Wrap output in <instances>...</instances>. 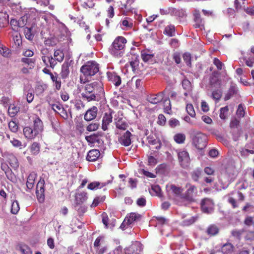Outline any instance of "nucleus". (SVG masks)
<instances>
[{"label":"nucleus","mask_w":254,"mask_h":254,"mask_svg":"<svg viewBox=\"0 0 254 254\" xmlns=\"http://www.w3.org/2000/svg\"><path fill=\"white\" fill-rule=\"evenodd\" d=\"M127 42L126 39L124 37H117L109 49L110 53L114 57H122L125 53Z\"/></svg>","instance_id":"f257e3e1"},{"label":"nucleus","mask_w":254,"mask_h":254,"mask_svg":"<svg viewBox=\"0 0 254 254\" xmlns=\"http://www.w3.org/2000/svg\"><path fill=\"white\" fill-rule=\"evenodd\" d=\"M237 171L233 165H228L225 169L223 170L219 177L220 182L226 187L236 177Z\"/></svg>","instance_id":"f03ea898"},{"label":"nucleus","mask_w":254,"mask_h":254,"mask_svg":"<svg viewBox=\"0 0 254 254\" xmlns=\"http://www.w3.org/2000/svg\"><path fill=\"white\" fill-rule=\"evenodd\" d=\"M84 91L88 93L94 94L95 96H99L104 92L103 84L100 81L87 83L84 86Z\"/></svg>","instance_id":"7ed1b4c3"},{"label":"nucleus","mask_w":254,"mask_h":254,"mask_svg":"<svg viewBox=\"0 0 254 254\" xmlns=\"http://www.w3.org/2000/svg\"><path fill=\"white\" fill-rule=\"evenodd\" d=\"M80 71L86 77L93 76L99 71L98 64L94 61L88 62L81 66Z\"/></svg>","instance_id":"20e7f679"},{"label":"nucleus","mask_w":254,"mask_h":254,"mask_svg":"<svg viewBox=\"0 0 254 254\" xmlns=\"http://www.w3.org/2000/svg\"><path fill=\"white\" fill-rule=\"evenodd\" d=\"M193 144L198 149H203L206 146L207 136L201 132L197 133L192 139Z\"/></svg>","instance_id":"39448f33"},{"label":"nucleus","mask_w":254,"mask_h":254,"mask_svg":"<svg viewBox=\"0 0 254 254\" xmlns=\"http://www.w3.org/2000/svg\"><path fill=\"white\" fill-rule=\"evenodd\" d=\"M4 4L9 6L15 15L25 14L28 11L27 10H26L25 8H22L20 2L15 3L11 0H5Z\"/></svg>","instance_id":"423d86ee"},{"label":"nucleus","mask_w":254,"mask_h":254,"mask_svg":"<svg viewBox=\"0 0 254 254\" xmlns=\"http://www.w3.org/2000/svg\"><path fill=\"white\" fill-rule=\"evenodd\" d=\"M176 151L181 165L184 168L188 167L190 161L189 153L184 150H178Z\"/></svg>","instance_id":"0eeeda50"},{"label":"nucleus","mask_w":254,"mask_h":254,"mask_svg":"<svg viewBox=\"0 0 254 254\" xmlns=\"http://www.w3.org/2000/svg\"><path fill=\"white\" fill-rule=\"evenodd\" d=\"M132 134L128 131L127 130L124 132L119 137V142L124 146H128L131 143Z\"/></svg>","instance_id":"6e6552de"},{"label":"nucleus","mask_w":254,"mask_h":254,"mask_svg":"<svg viewBox=\"0 0 254 254\" xmlns=\"http://www.w3.org/2000/svg\"><path fill=\"white\" fill-rule=\"evenodd\" d=\"M201 206L203 212L210 213L213 210L214 203L211 199L206 198L202 200Z\"/></svg>","instance_id":"1a4fd4ad"},{"label":"nucleus","mask_w":254,"mask_h":254,"mask_svg":"<svg viewBox=\"0 0 254 254\" xmlns=\"http://www.w3.org/2000/svg\"><path fill=\"white\" fill-rule=\"evenodd\" d=\"M37 12V10L35 8H31L30 10H28V12H26V14H23L19 19L18 21L19 23V26L20 27H24L28 22L30 21V20L33 18L31 14L33 13H35Z\"/></svg>","instance_id":"9d476101"},{"label":"nucleus","mask_w":254,"mask_h":254,"mask_svg":"<svg viewBox=\"0 0 254 254\" xmlns=\"http://www.w3.org/2000/svg\"><path fill=\"white\" fill-rule=\"evenodd\" d=\"M44 182L40 181L37 184L36 193L38 201L40 202H43L44 200L45 195H44Z\"/></svg>","instance_id":"9b49d317"},{"label":"nucleus","mask_w":254,"mask_h":254,"mask_svg":"<svg viewBox=\"0 0 254 254\" xmlns=\"http://www.w3.org/2000/svg\"><path fill=\"white\" fill-rule=\"evenodd\" d=\"M114 121L116 127L118 129V130L116 131L117 134L120 133L119 131V130H125L128 127V124L122 117H120L119 116H118L117 118H115Z\"/></svg>","instance_id":"f8f14e48"},{"label":"nucleus","mask_w":254,"mask_h":254,"mask_svg":"<svg viewBox=\"0 0 254 254\" xmlns=\"http://www.w3.org/2000/svg\"><path fill=\"white\" fill-rule=\"evenodd\" d=\"M23 132L25 138L28 140H33L39 135L32 127L29 126L23 128Z\"/></svg>","instance_id":"ddd939ff"},{"label":"nucleus","mask_w":254,"mask_h":254,"mask_svg":"<svg viewBox=\"0 0 254 254\" xmlns=\"http://www.w3.org/2000/svg\"><path fill=\"white\" fill-rule=\"evenodd\" d=\"M140 215L136 213H131L129 214L128 216H127L123 223L122 224L121 227L122 228H124L126 225H129L131 224L135 221L137 220L138 218H140Z\"/></svg>","instance_id":"4468645a"},{"label":"nucleus","mask_w":254,"mask_h":254,"mask_svg":"<svg viewBox=\"0 0 254 254\" xmlns=\"http://www.w3.org/2000/svg\"><path fill=\"white\" fill-rule=\"evenodd\" d=\"M234 195V197L230 196L228 198V202L232 204L233 208H236L238 207V204L236 201V199L237 198L239 201H243L245 198L244 195L242 192L240 191H235L233 192Z\"/></svg>","instance_id":"2eb2a0df"},{"label":"nucleus","mask_w":254,"mask_h":254,"mask_svg":"<svg viewBox=\"0 0 254 254\" xmlns=\"http://www.w3.org/2000/svg\"><path fill=\"white\" fill-rule=\"evenodd\" d=\"M33 125L32 127L38 134H41L44 130V125L41 120L37 116L33 119Z\"/></svg>","instance_id":"dca6fc26"},{"label":"nucleus","mask_w":254,"mask_h":254,"mask_svg":"<svg viewBox=\"0 0 254 254\" xmlns=\"http://www.w3.org/2000/svg\"><path fill=\"white\" fill-rule=\"evenodd\" d=\"M88 195L86 192H77L75 195V204H76V206H78V205L82 204L86 201Z\"/></svg>","instance_id":"f3484780"},{"label":"nucleus","mask_w":254,"mask_h":254,"mask_svg":"<svg viewBox=\"0 0 254 254\" xmlns=\"http://www.w3.org/2000/svg\"><path fill=\"white\" fill-rule=\"evenodd\" d=\"M97 108L95 106H93L86 111L84 115V119L87 121H90L94 119L97 116Z\"/></svg>","instance_id":"a211bd4d"},{"label":"nucleus","mask_w":254,"mask_h":254,"mask_svg":"<svg viewBox=\"0 0 254 254\" xmlns=\"http://www.w3.org/2000/svg\"><path fill=\"white\" fill-rule=\"evenodd\" d=\"M107 74L109 80L112 82L116 86H118L121 84V78L116 73L108 72Z\"/></svg>","instance_id":"6ab92c4d"},{"label":"nucleus","mask_w":254,"mask_h":254,"mask_svg":"<svg viewBox=\"0 0 254 254\" xmlns=\"http://www.w3.org/2000/svg\"><path fill=\"white\" fill-rule=\"evenodd\" d=\"M113 116L111 113H106L102 119V128L104 130L108 129V126L112 122Z\"/></svg>","instance_id":"aec40b11"},{"label":"nucleus","mask_w":254,"mask_h":254,"mask_svg":"<svg viewBox=\"0 0 254 254\" xmlns=\"http://www.w3.org/2000/svg\"><path fill=\"white\" fill-rule=\"evenodd\" d=\"M100 152L97 149H92L90 150L86 156V159L89 161H95L100 156Z\"/></svg>","instance_id":"412c9836"},{"label":"nucleus","mask_w":254,"mask_h":254,"mask_svg":"<svg viewBox=\"0 0 254 254\" xmlns=\"http://www.w3.org/2000/svg\"><path fill=\"white\" fill-rule=\"evenodd\" d=\"M193 14L194 16V21L195 24L194 25L195 28H200L203 26L202 20L200 17V12L198 10L195 9L193 11Z\"/></svg>","instance_id":"4be33fe9"},{"label":"nucleus","mask_w":254,"mask_h":254,"mask_svg":"<svg viewBox=\"0 0 254 254\" xmlns=\"http://www.w3.org/2000/svg\"><path fill=\"white\" fill-rule=\"evenodd\" d=\"M167 191L168 193H173L175 195H179L182 192L183 190L180 188L176 187L174 185H168L166 186Z\"/></svg>","instance_id":"5701e85b"},{"label":"nucleus","mask_w":254,"mask_h":254,"mask_svg":"<svg viewBox=\"0 0 254 254\" xmlns=\"http://www.w3.org/2000/svg\"><path fill=\"white\" fill-rule=\"evenodd\" d=\"M36 178L37 174L35 172H32L29 175L26 182L27 188L28 190H31L33 188Z\"/></svg>","instance_id":"b1692460"},{"label":"nucleus","mask_w":254,"mask_h":254,"mask_svg":"<svg viewBox=\"0 0 254 254\" xmlns=\"http://www.w3.org/2000/svg\"><path fill=\"white\" fill-rule=\"evenodd\" d=\"M110 183V182H108L107 183H100L99 182H93L88 184L87 186V188L90 190H96L99 189H101L102 188L105 187L107 184Z\"/></svg>","instance_id":"393cba45"},{"label":"nucleus","mask_w":254,"mask_h":254,"mask_svg":"<svg viewBox=\"0 0 254 254\" xmlns=\"http://www.w3.org/2000/svg\"><path fill=\"white\" fill-rule=\"evenodd\" d=\"M12 40L15 48L19 47L22 44V39L20 34L17 31L11 33Z\"/></svg>","instance_id":"a878e982"},{"label":"nucleus","mask_w":254,"mask_h":254,"mask_svg":"<svg viewBox=\"0 0 254 254\" xmlns=\"http://www.w3.org/2000/svg\"><path fill=\"white\" fill-rule=\"evenodd\" d=\"M47 89V85L46 84L38 83L35 86V92L36 95L41 96Z\"/></svg>","instance_id":"bb28decb"},{"label":"nucleus","mask_w":254,"mask_h":254,"mask_svg":"<svg viewBox=\"0 0 254 254\" xmlns=\"http://www.w3.org/2000/svg\"><path fill=\"white\" fill-rule=\"evenodd\" d=\"M163 99V94H158L152 95L148 98V101L150 103L155 104L160 102Z\"/></svg>","instance_id":"cd10ccee"},{"label":"nucleus","mask_w":254,"mask_h":254,"mask_svg":"<svg viewBox=\"0 0 254 254\" xmlns=\"http://www.w3.org/2000/svg\"><path fill=\"white\" fill-rule=\"evenodd\" d=\"M171 14L180 18H183L186 16L185 10L181 9H177L175 8L171 7Z\"/></svg>","instance_id":"c85d7f7f"},{"label":"nucleus","mask_w":254,"mask_h":254,"mask_svg":"<svg viewBox=\"0 0 254 254\" xmlns=\"http://www.w3.org/2000/svg\"><path fill=\"white\" fill-rule=\"evenodd\" d=\"M182 86L183 88L186 91L184 93V95L187 96L191 91L192 87L190 82L186 79H184L182 81Z\"/></svg>","instance_id":"c756f323"},{"label":"nucleus","mask_w":254,"mask_h":254,"mask_svg":"<svg viewBox=\"0 0 254 254\" xmlns=\"http://www.w3.org/2000/svg\"><path fill=\"white\" fill-rule=\"evenodd\" d=\"M149 192L151 195H155L159 197L162 196L160 187L157 185H152L151 190H149Z\"/></svg>","instance_id":"7c9ffc66"},{"label":"nucleus","mask_w":254,"mask_h":254,"mask_svg":"<svg viewBox=\"0 0 254 254\" xmlns=\"http://www.w3.org/2000/svg\"><path fill=\"white\" fill-rule=\"evenodd\" d=\"M187 187L188 189L186 192V195L188 199H190L192 197L193 193L196 192V188L194 186L191 185L190 184H187Z\"/></svg>","instance_id":"2f4dec72"},{"label":"nucleus","mask_w":254,"mask_h":254,"mask_svg":"<svg viewBox=\"0 0 254 254\" xmlns=\"http://www.w3.org/2000/svg\"><path fill=\"white\" fill-rule=\"evenodd\" d=\"M81 97L84 100L90 102L96 100V96L94 94L88 93L84 91L81 93Z\"/></svg>","instance_id":"473e14b6"},{"label":"nucleus","mask_w":254,"mask_h":254,"mask_svg":"<svg viewBox=\"0 0 254 254\" xmlns=\"http://www.w3.org/2000/svg\"><path fill=\"white\" fill-rule=\"evenodd\" d=\"M175 28L174 25L169 24L167 25L164 29V34L168 36L172 37L175 35Z\"/></svg>","instance_id":"72a5a7b5"},{"label":"nucleus","mask_w":254,"mask_h":254,"mask_svg":"<svg viewBox=\"0 0 254 254\" xmlns=\"http://www.w3.org/2000/svg\"><path fill=\"white\" fill-rule=\"evenodd\" d=\"M21 62L29 66V68L31 69L35 66L36 60L34 58H23Z\"/></svg>","instance_id":"f704fd0d"},{"label":"nucleus","mask_w":254,"mask_h":254,"mask_svg":"<svg viewBox=\"0 0 254 254\" xmlns=\"http://www.w3.org/2000/svg\"><path fill=\"white\" fill-rule=\"evenodd\" d=\"M19 107L17 105L12 104L9 106L8 112L11 117H14L19 111Z\"/></svg>","instance_id":"c9c22d12"},{"label":"nucleus","mask_w":254,"mask_h":254,"mask_svg":"<svg viewBox=\"0 0 254 254\" xmlns=\"http://www.w3.org/2000/svg\"><path fill=\"white\" fill-rule=\"evenodd\" d=\"M173 138L176 143L182 144L185 141L186 135L184 133H178L174 135Z\"/></svg>","instance_id":"e433bc0d"},{"label":"nucleus","mask_w":254,"mask_h":254,"mask_svg":"<svg viewBox=\"0 0 254 254\" xmlns=\"http://www.w3.org/2000/svg\"><path fill=\"white\" fill-rule=\"evenodd\" d=\"M54 57L58 62H62L64 59V54L61 50L58 49L55 51Z\"/></svg>","instance_id":"4c0bfd02"},{"label":"nucleus","mask_w":254,"mask_h":254,"mask_svg":"<svg viewBox=\"0 0 254 254\" xmlns=\"http://www.w3.org/2000/svg\"><path fill=\"white\" fill-rule=\"evenodd\" d=\"M69 73V66L68 63H64L62 67L61 75L63 78H66Z\"/></svg>","instance_id":"58836bf2"},{"label":"nucleus","mask_w":254,"mask_h":254,"mask_svg":"<svg viewBox=\"0 0 254 254\" xmlns=\"http://www.w3.org/2000/svg\"><path fill=\"white\" fill-rule=\"evenodd\" d=\"M153 57V54H149L145 51H142L141 52L142 59L145 62H149L152 61V59Z\"/></svg>","instance_id":"ea45409f"},{"label":"nucleus","mask_w":254,"mask_h":254,"mask_svg":"<svg viewBox=\"0 0 254 254\" xmlns=\"http://www.w3.org/2000/svg\"><path fill=\"white\" fill-rule=\"evenodd\" d=\"M233 246L230 243H227L224 244L221 248L222 252L223 254H228L233 251Z\"/></svg>","instance_id":"a19ab883"},{"label":"nucleus","mask_w":254,"mask_h":254,"mask_svg":"<svg viewBox=\"0 0 254 254\" xmlns=\"http://www.w3.org/2000/svg\"><path fill=\"white\" fill-rule=\"evenodd\" d=\"M164 112L170 114L171 111V105L169 99H165L163 101Z\"/></svg>","instance_id":"79ce46f5"},{"label":"nucleus","mask_w":254,"mask_h":254,"mask_svg":"<svg viewBox=\"0 0 254 254\" xmlns=\"http://www.w3.org/2000/svg\"><path fill=\"white\" fill-rule=\"evenodd\" d=\"M158 163L157 159L154 156L147 155V165L150 167H154Z\"/></svg>","instance_id":"37998d69"},{"label":"nucleus","mask_w":254,"mask_h":254,"mask_svg":"<svg viewBox=\"0 0 254 254\" xmlns=\"http://www.w3.org/2000/svg\"><path fill=\"white\" fill-rule=\"evenodd\" d=\"M30 151L32 154L36 155L40 151V145L37 142H33L30 146Z\"/></svg>","instance_id":"c03bdc74"},{"label":"nucleus","mask_w":254,"mask_h":254,"mask_svg":"<svg viewBox=\"0 0 254 254\" xmlns=\"http://www.w3.org/2000/svg\"><path fill=\"white\" fill-rule=\"evenodd\" d=\"M20 209L19 203L17 201H13L11 204V212L13 214H17Z\"/></svg>","instance_id":"a18cd8bd"},{"label":"nucleus","mask_w":254,"mask_h":254,"mask_svg":"<svg viewBox=\"0 0 254 254\" xmlns=\"http://www.w3.org/2000/svg\"><path fill=\"white\" fill-rule=\"evenodd\" d=\"M24 34L25 37L29 40H32L34 37V35L31 32V29L29 27H25L24 28Z\"/></svg>","instance_id":"49530a36"},{"label":"nucleus","mask_w":254,"mask_h":254,"mask_svg":"<svg viewBox=\"0 0 254 254\" xmlns=\"http://www.w3.org/2000/svg\"><path fill=\"white\" fill-rule=\"evenodd\" d=\"M201 175V171L199 169L193 171L191 173V178L195 182H197Z\"/></svg>","instance_id":"de8ad7c7"},{"label":"nucleus","mask_w":254,"mask_h":254,"mask_svg":"<svg viewBox=\"0 0 254 254\" xmlns=\"http://www.w3.org/2000/svg\"><path fill=\"white\" fill-rule=\"evenodd\" d=\"M186 111L188 114H189L191 117H194L195 116V112L194 110V108L192 104H188L186 106Z\"/></svg>","instance_id":"09e8293b"},{"label":"nucleus","mask_w":254,"mask_h":254,"mask_svg":"<svg viewBox=\"0 0 254 254\" xmlns=\"http://www.w3.org/2000/svg\"><path fill=\"white\" fill-rule=\"evenodd\" d=\"M9 129L13 132H16L18 131V126L15 122L11 121L8 123Z\"/></svg>","instance_id":"8fccbe9b"},{"label":"nucleus","mask_w":254,"mask_h":254,"mask_svg":"<svg viewBox=\"0 0 254 254\" xmlns=\"http://www.w3.org/2000/svg\"><path fill=\"white\" fill-rule=\"evenodd\" d=\"M12 29L14 31H17L18 28H20L18 20L12 19L10 22Z\"/></svg>","instance_id":"3c124183"},{"label":"nucleus","mask_w":254,"mask_h":254,"mask_svg":"<svg viewBox=\"0 0 254 254\" xmlns=\"http://www.w3.org/2000/svg\"><path fill=\"white\" fill-rule=\"evenodd\" d=\"M139 63V62L137 57H135L134 60L130 62V65L131 67L132 71H135L136 69H137Z\"/></svg>","instance_id":"603ef678"},{"label":"nucleus","mask_w":254,"mask_h":254,"mask_svg":"<svg viewBox=\"0 0 254 254\" xmlns=\"http://www.w3.org/2000/svg\"><path fill=\"white\" fill-rule=\"evenodd\" d=\"M183 58L184 62L186 63L188 66H191V55L189 53H185L183 55Z\"/></svg>","instance_id":"864d4df0"},{"label":"nucleus","mask_w":254,"mask_h":254,"mask_svg":"<svg viewBox=\"0 0 254 254\" xmlns=\"http://www.w3.org/2000/svg\"><path fill=\"white\" fill-rule=\"evenodd\" d=\"M229 111L228 106H225L223 108H221L220 110L219 117L221 119L224 120L226 119V114Z\"/></svg>","instance_id":"5fc2aeb1"},{"label":"nucleus","mask_w":254,"mask_h":254,"mask_svg":"<svg viewBox=\"0 0 254 254\" xmlns=\"http://www.w3.org/2000/svg\"><path fill=\"white\" fill-rule=\"evenodd\" d=\"M74 208L78 211L80 214L84 213L87 209V208L85 205H82L81 204L76 206V204H74Z\"/></svg>","instance_id":"6e6d98bb"},{"label":"nucleus","mask_w":254,"mask_h":254,"mask_svg":"<svg viewBox=\"0 0 254 254\" xmlns=\"http://www.w3.org/2000/svg\"><path fill=\"white\" fill-rule=\"evenodd\" d=\"M218 232V228L214 225L209 226L207 229V233L211 235H215Z\"/></svg>","instance_id":"4d7b16f0"},{"label":"nucleus","mask_w":254,"mask_h":254,"mask_svg":"<svg viewBox=\"0 0 254 254\" xmlns=\"http://www.w3.org/2000/svg\"><path fill=\"white\" fill-rule=\"evenodd\" d=\"M240 152L241 153V155L242 156L246 157L247 155H248L249 154H254V150H249L248 148H241L240 150Z\"/></svg>","instance_id":"13d9d810"},{"label":"nucleus","mask_w":254,"mask_h":254,"mask_svg":"<svg viewBox=\"0 0 254 254\" xmlns=\"http://www.w3.org/2000/svg\"><path fill=\"white\" fill-rule=\"evenodd\" d=\"M10 53V51L5 47H0V54L5 57H7Z\"/></svg>","instance_id":"bf43d9fd"},{"label":"nucleus","mask_w":254,"mask_h":254,"mask_svg":"<svg viewBox=\"0 0 254 254\" xmlns=\"http://www.w3.org/2000/svg\"><path fill=\"white\" fill-rule=\"evenodd\" d=\"M237 116L239 118H242L245 116V111L242 104H240L238 106V109L236 112Z\"/></svg>","instance_id":"052dcab7"},{"label":"nucleus","mask_w":254,"mask_h":254,"mask_svg":"<svg viewBox=\"0 0 254 254\" xmlns=\"http://www.w3.org/2000/svg\"><path fill=\"white\" fill-rule=\"evenodd\" d=\"M44 44L48 46H53L56 45V40L53 38H48L45 40Z\"/></svg>","instance_id":"680f3d73"},{"label":"nucleus","mask_w":254,"mask_h":254,"mask_svg":"<svg viewBox=\"0 0 254 254\" xmlns=\"http://www.w3.org/2000/svg\"><path fill=\"white\" fill-rule=\"evenodd\" d=\"M10 142L12 145L15 147H19L20 148H21L22 147V142L20 140L14 138H12Z\"/></svg>","instance_id":"e2e57ef3"},{"label":"nucleus","mask_w":254,"mask_h":254,"mask_svg":"<svg viewBox=\"0 0 254 254\" xmlns=\"http://www.w3.org/2000/svg\"><path fill=\"white\" fill-rule=\"evenodd\" d=\"M104 199L103 197H100L99 196L96 197L93 201L92 203L91 204V207H96L101 202L103 201Z\"/></svg>","instance_id":"0e129e2a"},{"label":"nucleus","mask_w":254,"mask_h":254,"mask_svg":"<svg viewBox=\"0 0 254 254\" xmlns=\"http://www.w3.org/2000/svg\"><path fill=\"white\" fill-rule=\"evenodd\" d=\"M135 88L139 91L143 90V82L140 79H136L135 81Z\"/></svg>","instance_id":"69168bd1"},{"label":"nucleus","mask_w":254,"mask_h":254,"mask_svg":"<svg viewBox=\"0 0 254 254\" xmlns=\"http://www.w3.org/2000/svg\"><path fill=\"white\" fill-rule=\"evenodd\" d=\"M104 237L103 236H99L96 238L95 240L94 243V246L95 248L99 247L104 242Z\"/></svg>","instance_id":"338daca9"},{"label":"nucleus","mask_w":254,"mask_h":254,"mask_svg":"<svg viewBox=\"0 0 254 254\" xmlns=\"http://www.w3.org/2000/svg\"><path fill=\"white\" fill-rule=\"evenodd\" d=\"M20 251L23 254H32L30 248L26 245L21 246Z\"/></svg>","instance_id":"774afa93"}]
</instances>
